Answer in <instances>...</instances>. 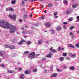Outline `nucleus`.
<instances>
[{
  "instance_id": "nucleus-8",
  "label": "nucleus",
  "mask_w": 79,
  "mask_h": 79,
  "mask_svg": "<svg viewBox=\"0 0 79 79\" xmlns=\"http://www.w3.org/2000/svg\"><path fill=\"white\" fill-rule=\"evenodd\" d=\"M7 73L9 74H13V73H15V71H12L10 70H8L7 71Z\"/></svg>"
},
{
  "instance_id": "nucleus-33",
  "label": "nucleus",
  "mask_w": 79,
  "mask_h": 79,
  "mask_svg": "<svg viewBox=\"0 0 79 79\" xmlns=\"http://www.w3.org/2000/svg\"><path fill=\"white\" fill-rule=\"evenodd\" d=\"M17 38H14V39H13L12 40V41H13V42H14L15 41H17Z\"/></svg>"
},
{
  "instance_id": "nucleus-40",
  "label": "nucleus",
  "mask_w": 79,
  "mask_h": 79,
  "mask_svg": "<svg viewBox=\"0 0 79 79\" xmlns=\"http://www.w3.org/2000/svg\"><path fill=\"white\" fill-rule=\"evenodd\" d=\"M34 1H37V0H30V2H34Z\"/></svg>"
},
{
  "instance_id": "nucleus-20",
  "label": "nucleus",
  "mask_w": 79,
  "mask_h": 79,
  "mask_svg": "<svg viewBox=\"0 0 79 79\" xmlns=\"http://www.w3.org/2000/svg\"><path fill=\"white\" fill-rule=\"evenodd\" d=\"M70 35H72V39H74V35H73V33L72 32H70Z\"/></svg>"
},
{
  "instance_id": "nucleus-19",
  "label": "nucleus",
  "mask_w": 79,
  "mask_h": 79,
  "mask_svg": "<svg viewBox=\"0 0 79 79\" xmlns=\"http://www.w3.org/2000/svg\"><path fill=\"white\" fill-rule=\"evenodd\" d=\"M23 18L24 19H27V14H24L23 15Z\"/></svg>"
},
{
  "instance_id": "nucleus-12",
  "label": "nucleus",
  "mask_w": 79,
  "mask_h": 79,
  "mask_svg": "<svg viewBox=\"0 0 79 79\" xmlns=\"http://www.w3.org/2000/svg\"><path fill=\"white\" fill-rule=\"evenodd\" d=\"M68 47H71V48H74L75 47L74 45H73L71 44H69L68 45Z\"/></svg>"
},
{
  "instance_id": "nucleus-35",
  "label": "nucleus",
  "mask_w": 79,
  "mask_h": 79,
  "mask_svg": "<svg viewBox=\"0 0 79 79\" xmlns=\"http://www.w3.org/2000/svg\"><path fill=\"white\" fill-rule=\"evenodd\" d=\"M74 26H72L70 27V30H72V29H74Z\"/></svg>"
},
{
  "instance_id": "nucleus-4",
  "label": "nucleus",
  "mask_w": 79,
  "mask_h": 79,
  "mask_svg": "<svg viewBox=\"0 0 79 79\" xmlns=\"http://www.w3.org/2000/svg\"><path fill=\"white\" fill-rule=\"evenodd\" d=\"M46 27H48L52 26V23L50 22H47L45 23Z\"/></svg>"
},
{
  "instance_id": "nucleus-17",
  "label": "nucleus",
  "mask_w": 79,
  "mask_h": 79,
  "mask_svg": "<svg viewBox=\"0 0 79 79\" xmlns=\"http://www.w3.org/2000/svg\"><path fill=\"white\" fill-rule=\"evenodd\" d=\"M76 55L75 54H72V55L71 56V58H75L76 57Z\"/></svg>"
},
{
  "instance_id": "nucleus-63",
  "label": "nucleus",
  "mask_w": 79,
  "mask_h": 79,
  "mask_svg": "<svg viewBox=\"0 0 79 79\" xmlns=\"http://www.w3.org/2000/svg\"><path fill=\"white\" fill-rule=\"evenodd\" d=\"M44 13H47V10H45L44 11Z\"/></svg>"
},
{
  "instance_id": "nucleus-44",
  "label": "nucleus",
  "mask_w": 79,
  "mask_h": 79,
  "mask_svg": "<svg viewBox=\"0 0 79 79\" xmlns=\"http://www.w3.org/2000/svg\"><path fill=\"white\" fill-rule=\"evenodd\" d=\"M57 12H55V13H54V16H56L57 15Z\"/></svg>"
},
{
  "instance_id": "nucleus-34",
  "label": "nucleus",
  "mask_w": 79,
  "mask_h": 79,
  "mask_svg": "<svg viewBox=\"0 0 79 79\" xmlns=\"http://www.w3.org/2000/svg\"><path fill=\"white\" fill-rule=\"evenodd\" d=\"M50 31H52V34H55V31L53 30H50Z\"/></svg>"
},
{
  "instance_id": "nucleus-38",
  "label": "nucleus",
  "mask_w": 79,
  "mask_h": 79,
  "mask_svg": "<svg viewBox=\"0 0 79 79\" xmlns=\"http://www.w3.org/2000/svg\"><path fill=\"white\" fill-rule=\"evenodd\" d=\"M20 29H21V30H22V31H24V27H21L20 28Z\"/></svg>"
},
{
  "instance_id": "nucleus-22",
  "label": "nucleus",
  "mask_w": 79,
  "mask_h": 79,
  "mask_svg": "<svg viewBox=\"0 0 79 79\" xmlns=\"http://www.w3.org/2000/svg\"><path fill=\"white\" fill-rule=\"evenodd\" d=\"M73 17L70 18L68 19V20L69 21H73Z\"/></svg>"
},
{
  "instance_id": "nucleus-48",
  "label": "nucleus",
  "mask_w": 79,
  "mask_h": 79,
  "mask_svg": "<svg viewBox=\"0 0 79 79\" xmlns=\"http://www.w3.org/2000/svg\"><path fill=\"white\" fill-rule=\"evenodd\" d=\"M46 60V59L45 58H44L42 59V61H45Z\"/></svg>"
},
{
  "instance_id": "nucleus-61",
  "label": "nucleus",
  "mask_w": 79,
  "mask_h": 79,
  "mask_svg": "<svg viewBox=\"0 0 79 79\" xmlns=\"http://www.w3.org/2000/svg\"><path fill=\"white\" fill-rule=\"evenodd\" d=\"M24 39H27V36H24L23 37Z\"/></svg>"
},
{
  "instance_id": "nucleus-1",
  "label": "nucleus",
  "mask_w": 79,
  "mask_h": 79,
  "mask_svg": "<svg viewBox=\"0 0 79 79\" xmlns=\"http://www.w3.org/2000/svg\"><path fill=\"white\" fill-rule=\"evenodd\" d=\"M0 26L2 28L10 29L11 30L10 31V32L11 33L15 32V30H16V27L15 26L9 24V23L3 20L0 21Z\"/></svg>"
},
{
  "instance_id": "nucleus-49",
  "label": "nucleus",
  "mask_w": 79,
  "mask_h": 79,
  "mask_svg": "<svg viewBox=\"0 0 79 79\" xmlns=\"http://www.w3.org/2000/svg\"><path fill=\"white\" fill-rule=\"evenodd\" d=\"M22 70V69L20 67L19 68V71H21Z\"/></svg>"
},
{
  "instance_id": "nucleus-29",
  "label": "nucleus",
  "mask_w": 79,
  "mask_h": 79,
  "mask_svg": "<svg viewBox=\"0 0 79 79\" xmlns=\"http://www.w3.org/2000/svg\"><path fill=\"white\" fill-rule=\"evenodd\" d=\"M70 69L71 70H74V66H71L70 68Z\"/></svg>"
},
{
  "instance_id": "nucleus-3",
  "label": "nucleus",
  "mask_w": 79,
  "mask_h": 79,
  "mask_svg": "<svg viewBox=\"0 0 79 79\" xmlns=\"http://www.w3.org/2000/svg\"><path fill=\"white\" fill-rule=\"evenodd\" d=\"M9 18H10L11 19H12L14 20H15L16 19V15H12L11 14H10L8 16Z\"/></svg>"
},
{
  "instance_id": "nucleus-45",
  "label": "nucleus",
  "mask_w": 79,
  "mask_h": 79,
  "mask_svg": "<svg viewBox=\"0 0 79 79\" xmlns=\"http://www.w3.org/2000/svg\"><path fill=\"white\" fill-rule=\"evenodd\" d=\"M63 68V69H66L67 68V67L65 65H64Z\"/></svg>"
},
{
  "instance_id": "nucleus-25",
  "label": "nucleus",
  "mask_w": 79,
  "mask_h": 79,
  "mask_svg": "<svg viewBox=\"0 0 79 79\" xmlns=\"http://www.w3.org/2000/svg\"><path fill=\"white\" fill-rule=\"evenodd\" d=\"M52 6H53V5L51 3H49L48 4V6H49V7H51Z\"/></svg>"
},
{
  "instance_id": "nucleus-46",
  "label": "nucleus",
  "mask_w": 79,
  "mask_h": 79,
  "mask_svg": "<svg viewBox=\"0 0 79 79\" xmlns=\"http://www.w3.org/2000/svg\"><path fill=\"white\" fill-rule=\"evenodd\" d=\"M1 66H2V67H5V65L2 64H0Z\"/></svg>"
},
{
  "instance_id": "nucleus-53",
  "label": "nucleus",
  "mask_w": 79,
  "mask_h": 79,
  "mask_svg": "<svg viewBox=\"0 0 79 79\" xmlns=\"http://www.w3.org/2000/svg\"><path fill=\"white\" fill-rule=\"evenodd\" d=\"M44 73H47V71L46 70H44Z\"/></svg>"
},
{
  "instance_id": "nucleus-5",
  "label": "nucleus",
  "mask_w": 79,
  "mask_h": 79,
  "mask_svg": "<svg viewBox=\"0 0 79 79\" xmlns=\"http://www.w3.org/2000/svg\"><path fill=\"white\" fill-rule=\"evenodd\" d=\"M26 41H25L24 40L22 39V40H21L18 43V44L19 45H22L23 44V42H26Z\"/></svg>"
},
{
  "instance_id": "nucleus-16",
  "label": "nucleus",
  "mask_w": 79,
  "mask_h": 79,
  "mask_svg": "<svg viewBox=\"0 0 79 79\" xmlns=\"http://www.w3.org/2000/svg\"><path fill=\"white\" fill-rule=\"evenodd\" d=\"M59 60L61 61H63L64 60V58L63 57H61L59 58Z\"/></svg>"
},
{
  "instance_id": "nucleus-52",
  "label": "nucleus",
  "mask_w": 79,
  "mask_h": 79,
  "mask_svg": "<svg viewBox=\"0 0 79 79\" xmlns=\"http://www.w3.org/2000/svg\"><path fill=\"white\" fill-rule=\"evenodd\" d=\"M69 56H72V55H73V54L72 53H69Z\"/></svg>"
},
{
  "instance_id": "nucleus-59",
  "label": "nucleus",
  "mask_w": 79,
  "mask_h": 79,
  "mask_svg": "<svg viewBox=\"0 0 79 79\" xmlns=\"http://www.w3.org/2000/svg\"><path fill=\"white\" fill-rule=\"evenodd\" d=\"M19 22H20V23H21V22H22V19L19 20Z\"/></svg>"
},
{
  "instance_id": "nucleus-39",
  "label": "nucleus",
  "mask_w": 79,
  "mask_h": 79,
  "mask_svg": "<svg viewBox=\"0 0 79 79\" xmlns=\"http://www.w3.org/2000/svg\"><path fill=\"white\" fill-rule=\"evenodd\" d=\"M9 11H14V9L12 8H9Z\"/></svg>"
},
{
  "instance_id": "nucleus-23",
  "label": "nucleus",
  "mask_w": 79,
  "mask_h": 79,
  "mask_svg": "<svg viewBox=\"0 0 79 79\" xmlns=\"http://www.w3.org/2000/svg\"><path fill=\"white\" fill-rule=\"evenodd\" d=\"M61 50V47H59L57 49L58 51V52H60V50Z\"/></svg>"
},
{
  "instance_id": "nucleus-28",
  "label": "nucleus",
  "mask_w": 79,
  "mask_h": 79,
  "mask_svg": "<svg viewBox=\"0 0 79 79\" xmlns=\"http://www.w3.org/2000/svg\"><path fill=\"white\" fill-rule=\"evenodd\" d=\"M77 6V5H76L74 4H73L72 5V7L73 8H76Z\"/></svg>"
},
{
  "instance_id": "nucleus-13",
  "label": "nucleus",
  "mask_w": 79,
  "mask_h": 79,
  "mask_svg": "<svg viewBox=\"0 0 79 79\" xmlns=\"http://www.w3.org/2000/svg\"><path fill=\"white\" fill-rule=\"evenodd\" d=\"M61 29H62V28H61V27L58 26L57 27V28H56L57 31H60V30H61Z\"/></svg>"
},
{
  "instance_id": "nucleus-36",
  "label": "nucleus",
  "mask_w": 79,
  "mask_h": 79,
  "mask_svg": "<svg viewBox=\"0 0 79 79\" xmlns=\"http://www.w3.org/2000/svg\"><path fill=\"white\" fill-rule=\"evenodd\" d=\"M5 48H9V45H8L7 44H5Z\"/></svg>"
},
{
  "instance_id": "nucleus-30",
  "label": "nucleus",
  "mask_w": 79,
  "mask_h": 79,
  "mask_svg": "<svg viewBox=\"0 0 79 79\" xmlns=\"http://www.w3.org/2000/svg\"><path fill=\"white\" fill-rule=\"evenodd\" d=\"M67 54L66 53H63L62 54V56H67Z\"/></svg>"
},
{
  "instance_id": "nucleus-21",
  "label": "nucleus",
  "mask_w": 79,
  "mask_h": 79,
  "mask_svg": "<svg viewBox=\"0 0 79 79\" xmlns=\"http://www.w3.org/2000/svg\"><path fill=\"white\" fill-rule=\"evenodd\" d=\"M24 76V74H22L20 75V77L21 79H24V78L23 77V76Z\"/></svg>"
},
{
  "instance_id": "nucleus-64",
  "label": "nucleus",
  "mask_w": 79,
  "mask_h": 79,
  "mask_svg": "<svg viewBox=\"0 0 79 79\" xmlns=\"http://www.w3.org/2000/svg\"><path fill=\"white\" fill-rule=\"evenodd\" d=\"M30 17H32V15L31 14V15H30Z\"/></svg>"
},
{
  "instance_id": "nucleus-2",
  "label": "nucleus",
  "mask_w": 79,
  "mask_h": 79,
  "mask_svg": "<svg viewBox=\"0 0 79 79\" xmlns=\"http://www.w3.org/2000/svg\"><path fill=\"white\" fill-rule=\"evenodd\" d=\"M35 52H32L29 54L28 55V58H30L31 59H33V58H35Z\"/></svg>"
},
{
  "instance_id": "nucleus-51",
  "label": "nucleus",
  "mask_w": 79,
  "mask_h": 79,
  "mask_svg": "<svg viewBox=\"0 0 79 79\" xmlns=\"http://www.w3.org/2000/svg\"><path fill=\"white\" fill-rule=\"evenodd\" d=\"M57 70L58 71H59V72H60V71H61V70H60V69H57Z\"/></svg>"
},
{
  "instance_id": "nucleus-41",
  "label": "nucleus",
  "mask_w": 79,
  "mask_h": 79,
  "mask_svg": "<svg viewBox=\"0 0 79 79\" xmlns=\"http://www.w3.org/2000/svg\"><path fill=\"white\" fill-rule=\"evenodd\" d=\"M24 3H24V1H22V5L23 6H24Z\"/></svg>"
},
{
  "instance_id": "nucleus-56",
  "label": "nucleus",
  "mask_w": 79,
  "mask_h": 79,
  "mask_svg": "<svg viewBox=\"0 0 79 79\" xmlns=\"http://www.w3.org/2000/svg\"><path fill=\"white\" fill-rule=\"evenodd\" d=\"M63 24H68V23H67L66 22H64Z\"/></svg>"
},
{
  "instance_id": "nucleus-58",
  "label": "nucleus",
  "mask_w": 79,
  "mask_h": 79,
  "mask_svg": "<svg viewBox=\"0 0 79 79\" xmlns=\"http://www.w3.org/2000/svg\"><path fill=\"white\" fill-rule=\"evenodd\" d=\"M11 56H12L13 57L15 56V55L14 54H12Z\"/></svg>"
},
{
  "instance_id": "nucleus-42",
  "label": "nucleus",
  "mask_w": 79,
  "mask_h": 79,
  "mask_svg": "<svg viewBox=\"0 0 79 79\" xmlns=\"http://www.w3.org/2000/svg\"><path fill=\"white\" fill-rule=\"evenodd\" d=\"M68 3V1H64V4H66V3Z\"/></svg>"
},
{
  "instance_id": "nucleus-47",
  "label": "nucleus",
  "mask_w": 79,
  "mask_h": 79,
  "mask_svg": "<svg viewBox=\"0 0 79 79\" xmlns=\"http://www.w3.org/2000/svg\"><path fill=\"white\" fill-rule=\"evenodd\" d=\"M39 55H40V54H36L35 56V57H37V56H39Z\"/></svg>"
},
{
  "instance_id": "nucleus-9",
  "label": "nucleus",
  "mask_w": 79,
  "mask_h": 79,
  "mask_svg": "<svg viewBox=\"0 0 79 79\" xmlns=\"http://www.w3.org/2000/svg\"><path fill=\"white\" fill-rule=\"evenodd\" d=\"M52 55H53V54L52 53H49L48 55L46 56V57H47V58H52Z\"/></svg>"
},
{
  "instance_id": "nucleus-62",
  "label": "nucleus",
  "mask_w": 79,
  "mask_h": 79,
  "mask_svg": "<svg viewBox=\"0 0 79 79\" xmlns=\"http://www.w3.org/2000/svg\"><path fill=\"white\" fill-rule=\"evenodd\" d=\"M50 70L52 71H53V69L52 68H51V69H50Z\"/></svg>"
},
{
  "instance_id": "nucleus-37",
  "label": "nucleus",
  "mask_w": 79,
  "mask_h": 79,
  "mask_svg": "<svg viewBox=\"0 0 79 79\" xmlns=\"http://www.w3.org/2000/svg\"><path fill=\"white\" fill-rule=\"evenodd\" d=\"M76 47L77 48H79V44L77 43L76 44Z\"/></svg>"
},
{
  "instance_id": "nucleus-10",
  "label": "nucleus",
  "mask_w": 79,
  "mask_h": 79,
  "mask_svg": "<svg viewBox=\"0 0 79 79\" xmlns=\"http://www.w3.org/2000/svg\"><path fill=\"white\" fill-rule=\"evenodd\" d=\"M30 73H31V71H29L28 70L26 71L25 72V74H30Z\"/></svg>"
},
{
  "instance_id": "nucleus-11",
  "label": "nucleus",
  "mask_w": 79,
  "mask_h": 79,
  "mask_svg": "<svg viewBox=\"0 0 79 79\" xmlns=\"http://www.w3.org/2000/svg\"><path fill=\"white\" fill-rule=\"evenodd\" d=\"M5 54V52H3V51H0V56H3V55H4Z\"/></svg>"
},
{
  "instance_id": "nucleus-27",
  "label": "nucleus",
  "mask_w": 79,
  "mask_h": 79,
  "mask_svg": "<svg viewBox=\"0 0 79 79\" xmlns=\"http://www.w3.org/2000/svg\"><path fill=\"white\" fill-rule=\"evenodd\" d=\"M37 71V69H33L32 71L33 72V73H35V72H36Z\"/></svg>"
},
{
  "instance_id": "nucleus-54",
  "label": "nucleus",
  "mask_w": 79,
  "mask_h": 79,
  "mask_svg": "<svg viewBox=\"0 0 79 79\" xmlns=\"http://www.w3.org/2000/svg\"><path fill=\"white\" fill-rule=\"evenodd\" d=\"M77 19L78 21H79V16L77 17Z\"/></svg>"
},
{
  "instance_id": "nucleus-6",
  "label": "nucleus",
  "mask_w": 79,
  "mask_h": 79,
  "mask_svg": "<svg viewBox=\"0 0 79 79\" xmlns=\"http://www.w3.org/2000/svg\"><path fill=\"white\" fill-rule=\"evenodd\" d=\"M9 48L12 49V50H14L16 48H15V46L13 45H9Z\"/></svg>"
},
{
  "instance_id": "nucleus-18",
  "label": "nucleus",
  "mask_w": 79,
  "mask_h": 79,
  "mask_svg": "<svg viewBox=\"0 0 79 79\" xmlns=\"http://www.w3.org/2000/svg\"><path fill=\"white\" fill-rule=\"evenodd\" d=\"M16 0L13 1L11 2V3L12 5H15V3H16Z\"/></svg>"
},
{
  "instance_id": "nucleus-50",
  "label": "nucleus",
  "mask_w": 79,
  "mask_h": 79,
  "mask_svg": "<svg viewBox=\"0 0 79 79\" xmlns=\"http://www.w3.org/2000/svg\"><path fill=\"white\" fill-rule=\"evenodd\" d=\"M6 11H10V9H8V8H6Z\"/></svg>"
},
{
  "instance_id": "nucleus-31",
  "label": "nucleus",
  "mask_w": 79,
  "mask_h": 79,
  "mask_svg": "<svg viewBox=\"0 0 79 79\" xmlns=\"http://www.w3.org/2000/svg\"><path fill=\"white\" fill-rule=\"evenodd\" d=\"M22 33L23 34H26V33H27V31H23L22 32Z\"/></svg>"
},
{
  "instance_id": "nucleus-26",
  "label": "nucleus",
  "mask_w": 79,
  "mask_h": 79,
  "mask_svg": "<svg viewBox=\"0 0 79 79\" xmlns=\"http://www.w3.org/2000/svg\"><path fill=\"white\" fill-rule=\"evenodd\" d=\"M26 44L27 45H30L31 44V42L30 41H28L26 43Z\"/></svg>"
},
{
  "instance_id": "nucleus-7",
  "label": "nucleus",
  "mask_w": 79,
  "mask_h": 79,
  "mask_svg": "<svg viewBox=\"0 0 79 79\" xmlns=\"http://www.w3.org/2000/svg\"><path fill=\"white\" fill-rule=\"evenodd\" d=\"M53 48L51 47L50 48L49 50L50 51H51L52 52H53L54 53H56L57 51H56V50L54 49H52Z\"/></svg>"
},
{
  "instance_id": "nucleus-32",
  "label": "nucleus",
  "mask_w": 79,
  "mask_h": 79,
  "mask_svg": "<svg viewBox=\"0 0 79 79\" xmlns=\"http://www.w3.org/2000/svg\"><path fill=\"white\" fill-rule=\"evenodd\" d=\"M66 60L68 61L70 60V57H67L66 58Z\"/></svg>"
},
{
  "instance_id": "nucleus-60",
  "label": "nucleus",
  "mask_w": 79,
  "mask_h": 79,
  "mask_svg": "<svg viewBox=\"0 0 79 79\" xmlns=\"http://www.w3.org/2000/svg\"><path fill=\"white\" fill-rule=\"evenodd\" d=\"M61 50H64V48H61Z\"/></svg>"
},
{
  "instance_id": "nucleus-57",
  "label": "nucleus",
  "mask_w": 79,
  "mask_h": 79,
  "mask_svg": "<svg viewBox=\"0 0 79 79\" xmlns=\"http://www.w3.org/2000/svg\"><path fill=\"white\" fill-rule=\"evenodd\" d=\"M63 27L64 29H66V26H65L64 25L63 26Z\"/></svg>"
},
{
  "instance_id": "nucleus-24",
  "label": "nucleus",
  "mask_w": 79,
  "mask_h": 79,
  "mask_svg": "<svg viewBox=\"0 0 79 79\" xmlns=\"http://www.w3.org/2000/svg\"><path fill=\"white\" fill-rule=\"evenodd\" d=\"M29 52L27 51H26L24 52V54L25 55H26V54H28V53H29Z\"/></svg>"
},
{
  "instance_id": "nucleus-14",
  "label": "nucleus",
  "mask_w": 79,
  "mask_h": 79,
  "mask_svg": "<svg viewBox=\"0 0 79 79\" xmlns=\"http://www.w3.org/2000/svg\"><path fill=\"white\" fill-rule=\"evenodd\" d=\"M57 76V74L56 73H54L52 75V77H56Z\"/></svg>"
},
{
  "instance_id": "nucleus-43",
  "label": "nucleus",
  "mask_w": 79,
  "mask_h": 79,
  "mask_svg": "<svg viewBox=\"0 0 79 79\" xmlns=\"http://www.w3.org/2000/svg\"><path fill=\"white\" fill-rule=\"evenodd\" d=\"M41 41V40H39V42L38 43V44L39 45H40L41 44H42V42H40Z\"/></svg>"
},
{
  "instance_id": "nucleus-15",
  "label": "nucleus",
  "mask_w": 79,
  "mask_h": 79,
  "mask_svg": "<svg viewBox=\"0 0 79 79\" xmlns=\"http://www.w3.org/2000/svg\"><path fill=\"white\" fill-rule=\"evenodd\" d=\"M71 13V10L68 11L66 12V14L67 15H70Z\"/></svg>"
},
{
  "instance_id": "nucleus-55",
  "label": "nucleus",
  "mask_w": 79,
  "mask_h": 79,
  "mask_svg": "<svg viewBox=\"0 0 79 79\" xmlns=\"http://www.w3.org/2000/svg\"><path fill=\"white\" fill-rule=\"evenodd\" d=\"M28 26L27 25L25 26V28H28Z\"/></svg>"
}]
</instances>
